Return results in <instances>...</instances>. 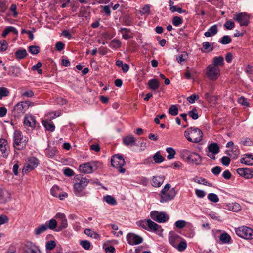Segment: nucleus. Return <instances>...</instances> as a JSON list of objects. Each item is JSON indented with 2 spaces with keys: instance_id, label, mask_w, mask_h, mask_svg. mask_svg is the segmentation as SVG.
Listing matches in <instances>:
<instances>
[{
  "instance_id": "1",
  "label": "nucleus",
  "mask_w": 253,
  "mask_h": 253,
  "mask_svg": "<svg viewBox=\"0 0 253 253\" xmlns=\"http://www.w3.org/2000/svg\"><path fill=\"white\" fill-rule=\"evenodd\" d=\"M184 136L189 142L197 143L202 140L203 133L199 128L191 127L184 132Z\"/></svg>"
},
{
  "instance_id": "2",
  "label": "nucleus",
  "mask_w": 253,
  "mask_h": 253,
  "mask_svg": "<svg viewBox=\"0 0 253 253\" xmlns=\"http://www.w3.org/2000/svg\"><path fill=\"white\" fill-rule=\"evenodd\" d=\"M76 182L74 185V192L77 196L84 195V189L87 185L88 180L81 175H78L75 177Z\"/></svg>"
},
{
  "instance_id": "3",
  "label": "nucleus",
  "mask_w": 253,
  "mask_h": 253,
  "mask_svg": "<svg viewBox=\"0 0 253 253\" xmlns=\"http://www.w3.org/2000/svg\"><path fill=\"white\" fill-rule=\"evenodd\" d=\"M35 103L26 100L21 101L16 104L12 110V114L15 118H20L22 115L28 109L29 107L34 106Z\"/></svg>"
},
{
  "instance_id": "4",
  "label": "nucleus",
  "mask_w": 253,
  "mask_h": 253,
  "mask_svg": "<svg viewBox=\"0 0 253 253\" xmlns=\"http://www.w3.org/2000/svg\"><path fill=\"white\" fill-rule=\"evenodd\" d=\"M181 157L185 159L187 162L195 164L200 165L202 163V157L196 152H191L187 149H183L180 151Z\"/></svg>"
},
{
  "instance_id": "5",
  "label": "nucleus",
  "mask_w": 253,
  "mask_h": 253,
  "mask_svg": "<svg viewBox=\"0 0 253 253\" xmlns=\"http://www.w3.org/2000/svg\"><path fill=\"white\" fill-rule=\"evenodd\" d=\"M176 193L174 188H171L170 184H167L160 193V202L164 203L171 201L175 197Z\"/></svg>"
},
{
  "instance_id": "6",
  "label": "nucleus",
  "mask_w": 253,
  "mask_h": 253,
  "mask_svg": "<svg viewBox=\"0 0 253 253\" xmlns=\"http://www.w3.org/2000/svg\"><path fill=\"white\" fill-rule=\"evenodd\" d=\"M28 139L24 137L22 132L18 130L14 131L13 134V147L18 150H23L26 148Z\"/></svg>"
},
{
  "instance_id": "7",
  "label": "nucleus",
  "mask_w": 253,
  "mask_h": 253,
  "mask_svg": "<svg viewBox=\"0 0 253 253\" xmlns=\"http://www.w3.org/2000/svg\"><path fill=\"white\" fill-rule=\"evenodd\" d=\"M111 163L112 167L118 169V171L121 173H124L126 169L123 168L125 164V161L123 157L119 154L113 155L111 159Z\"/></svg>"
},
{
  "instance_id": "8",
  "label": "nucleus",
  "mask_w": 253,
  "mask_h": 253,
  "mask_svg": "<svg viewBox=\"0 0 253 253\" xmlns=\"http://www.w3.org/2000/svg\"><path fill=\"white\" fill-rule=\"evenodd\" d=\"M236 234L240 237L246 240L253 239V230L248 227L243 226L235 229Z\"/></svg>"
},
{
  "instance_id": "9",
  "label": "nucleus",
  "mask_w": 253,
  "mask_h": 253,
  "mask_svg": "<svg viewBox=\"0 0 253 253\" xmlns=\"http://www.w3.org/2000/svg\"><path fill=\"white\" fill-rule=\"evenodd\" d=\"M220 68L211 64L208 66L206 69V76L211 80H216L220 76Z\"/></svg>"
},
{
  "instance_id": "10",
  "label": "nucleus",
  "mask_w": 253,
  "mask_h": 253,
  "mask_svg": "<svg viewBox=\"0 0 253 253\" xmlns=\"http://www.w3.org/2000/svg\"><path fill=\"white\" fill-rule=\"evenodd\" d=\"M151 218L159 223H164L169 219V216L165 212H159L156 211H152L150 213Z\"/></svg>"
},
{
  "instance_id": "11",
  "label": "nucleus",
  "mask_w": 253,
  "mask_h": 253,
  "mask_svg": "<svg viewBox=\"0 0 253 253\" xmlns=\"http://www.w3.org/2000/svg\"><path fill=\"white\" fill-rule=\"evenodd\" d=\"M233 19L237 21L241 26H247L250 23L249 15L245 12L235 14Z\"/></svg>"
},
{
  "instance_id": "12",
  "label": "nucleus",
  "mask_w": 253,
  "mask_h": 253,
  "mask_svg": "<svg viewBox=\"0 0 253 253\" xmlns=\"http://www.w3.org/2000/svg\"><path fill=\"white\" fill-rule=\"evenodd\" d=\"M24 253H42L39 247L31 242H26L23 248Z\"/></svg>"
},
{
  "instance_id": "13",
  "label": "nucleus",
  "mask_w": 253,
  "mask_h": 253,
  "mask_svg": "<svg viewBox=\"0 0 253 253\" xmlns=\"http://www.w3.org/2000/svg\"><path fill=\"white\" fill-rule=\"evenodd\" d=\"M58 221L59 222V225L57 227V228L55 230L56 231L59 232L62 230L65 229L68 226L67 219L65 215L62 213H57L55 216Z\"/></svg>"
},
{
  "instance_id": "14",
  "label": "nucleus",
  "mask_w": 253,
  "mask_h": 253,
  "mask_svg": "<svg viewBox=\"0 0 253 253\" xmlns=\"http://www.w3.org/2000/svg\"><path fill=\"white\" fill-rule=\"evenodd\" d=\"M39 164V161L37 158L35 157H30L25 164L23 169L25 171H31L36 168Z\"/></svg>"
},
{
  "instance_id": "15",
  "label": "nucleus",
  "mask_w": 253,
  "mask_h": 253,
  "mask_svg": "<svg viewBox=\"0 0 253 253\" xmlns=\"http://www.w3.org/2000/svg\"><path fill=\"white\" fill-rule=\"evenodd\" d=\"M208 153L207 155L211 159H215V155L219 152V147L216 143H212L208 146Z\"/></svg>"
},
{
  "instance_id": "16",
  "label": "nucleus",
  "mask_w": 253,
  "mask_h": 253,
  "mask_svg": "<svg viewBox=\"0 0 253 253\" xmlns=\"http://www.w3.org/2000/svg\"><path fill=\"white\" fill-rule=\"evenodd\" d=\"M237 173L246 179L253 177V169L249 168H240L237 169Z\"/></svg>"
},
{
  "instance_id": "17",
  "label": "nucleus",
  "mask_w": 253,
  "mask_h": 253,
  "mask_svg": "<svg viewBox=\"0 0 253 253\" xmlns=\"http://www.w3.org/2000/svg\"><path fill=\"white\" fill-rule=\"evenodd\" d=\"M126 240L129 245H133L141 243L143 241V239L140 236L130 233L126 236Z\"/></svg>"
},
{
  "instance_id": "18",
  "label": "nucleus",
  "mask_w": 253,
  "mask_h": 253,
  "mask_svg": "<svg viewBox=\"0 0 253 253\" xmlns=\"http://www.w3.org/2000/svg\"><path fill=\"white\" fill-rule=\"evenodd\" d=\"M23 124L25 127H29L34 129L36 126L37 122L33 116L30 114H26L24 117Z\"/></svg>"
},
{
  "instance_id": "19",
  "label": "nucleus",
  "mask_w": 253,
  "mask_h": 253,
  "mask_svg": "<svg viewBox=\"0 0 253 253\" xmlns=\"http://www.w3.org/2000/svg\"><path fill=\"white\" fill-rule=\"evenodd\" d=\"M165 177L163 175H157L152 177L151 184L155 187H160L163 183Z\"/></svg>"
},
{
  "instance_id": "20",
  "label": "nucleus",
  "mask_w": 253,
  "mask_h": 253,
  "mask_svg": "<svg viewBox=\"0 0 253 253\" xmlns=\"http://www.w3.org/2000/svg\"><path fill=\"white\" fill-rule=\"evenodd\" d=\"M181 237L177 234L173 232H170L169 236V241L173 247H176L181 240Z\"/></svg>"
},
{
  "instance_id": "21",
  "label": "nucleus",
  "mask_w": 253,
  "mask_h": 253,
  "mask_svg": "<svg viewBox=\"0 0 253 253\" xmlns=\"http://www.w3.org/2000/svg\"><path fill=\"white\" fill-rule=\"evenodd\" d=\"M79 169L82 173H90L92 172L93 167L90 163H85L79 166Z\"/></svg>"
},
{
  "instance_id": "22",
  "label": "nucleus",
  "mask_w": 253,
  "mask_h": 253,
  "mask_svg": "<svg viewBox=\"0 0 253 253\" xmlns=\"http://www.w3.org/2000/svg\"><path fill=\"white\" fill-rule=\"evenodd\" d=\"M0 150L2 153L3 157L6 158L8 153L7 152V142L5 139H0Z\"/></svg>"
},
{
  "instance_id": "23",
  "label": "nucleus",
  "mask_w": 253,
  "mask_h": 253,
  "mask_svg": "<svg viewBox=\"0 0 253 253\" xmlns=\"http://www.w3.org/2000/svg\"><path fill=\"white\" fill-rule=\"evenodd\" d=\"M148 227L150 230L158 233L162 231L161 226L152 221L151 219H148Z\"/></svg>"
},
{
  "instance_id": "24",
  "label": "nucleus",
  "mask_w": 253,
  "mask_h": 253,
  "mask_svg": "<svg viewBox=\"0 0 253 253\" xmlns=\"http://www.w3.org/2000/svg\"><path fill=\"white\" fill-rule=\"evenodd\" d=\"M240 161L242 163L247 165H253V156L250 154H245L243 157L241 159Z\"/></svg>"
},
{
  "instance_id": "25",
  "label": "nucleus",
  "mask_w": 253,
  "mask_h": 253,
  "mask_svg": "<svg viewBox=\"0 0 253 253\" xmlns=\"http://www.w3.org/2000/svg\"><path fill=\"white\" fill-rule=\"evenodd\" d=\"M149 88L152 90H156L160 87V83L156 79H152L148 82Z\"/></svg>"
},
{
  "instance_id": "26",
  "label": "nucleus",
  "mask_w": 253,
  "mask_h": 253,
  "mask_svg": "<svg viewBox=\"0 0 253 253\" xmlns=\"http://www.w3.org/2000/svg\"><path fill=\"white\" fill-rule=\"evenodd\" d=\"M218 32L217 26L216 25H214L211 27L208 31L205 32L204 36L206 37H209L215 35Z\"/></svg>"
},
{
  "instance_id": "27",
  "label": "nucleus",
  "mask_w": 253,
  "mask_h": 253,
  "mask_svg": "<svg viewBox=\"0 0 253 253\" xmlns=\"http://www.w3.org/2000/svg\"><path fill=\"white\" fill-rule=\"evenodd\" d=\"M47 230V224H41L38 227H36L34 230V234L36 236H39L42 233H43L45 231Z\"/></svg>"
},
{
  "instance_id": "28",
  "label": "nucleus",
  "mask_w": 253,
  "mask_h": 253,
  "mask_svg": "<svg viewBox=\"0 0 253 253\" xmlns=\"http://www.w3.org/2000/svg\"><path fill=\"white\" fill-rule=\"evenodd\" d=\"M27 55V52L26 49H19L15 52V58L18 60L24 59Z\"/></svg>"
},
{
  "instance_id": "29",
  "label": "nucleus",
  "mask_w": 253,
  "mask_h": 253,
  "mask_svg": "<svg viewBox=\"0 0 253 253\" xmlns=\"http://www.w3.org/2000/svg\"><path fill=\"white\" fill-rule=\"evenodd\" d=\"M10 197L9 193L0 188V203L6 202Z\"/></svg>"
},
{
  "instance_id": "30",
  "label": "nucleus",
  "mask_w": 253,
  "mask_h": 253,
  "mask_svg": "<svg viewBox=\"0 0 253 253\" xmlns=\"http://www.w3.org/2000/svg\"><path fill=\"white\" fill-rule=\"evenodd\" d=\"M42 124L44 126L46 130L50 132L54 131L55 126L52 122H49L48 120H43L42 121Z\"/></svg>"
},
{
  "instance_id": "31",
  "label": "nucleus",
  "mask_w": 253,
  "mask_h": 253,
  "mask_svg": "<svg viewBox=\"0 0 253 253\" xmlns=\"http://www.w3.org/2000/svg\"><path fill=\"white\" fill-rule=\"evenodd\" d=\"M227 209L233 212H238L241 209L240 205L237 203H232L227 205Z\"/></svg>"
},
{
  "instance_id": "32",
  "label": "nucleus",
  "mask_w": 253,
  "mask_h": 253,
  "mask_svg": "<svg viewBox=\"0 0 253 253\" xmlns=\"http://www.w3.org/2000/svg\"><path fill=\"white\" fill-rule=\"evenodd\" d=\"M224 59L222 56L215 57L213 59V64L211 65L219 67L223 65Z\"/></svg>"
},
{
  "instance_id": "33",
  "label": "nucleus",
  "mask_w": 253,
  "mask_h": 253,
  "mask_svg": "<svg viewBox=\"0 0 253 253\" xmlns=\"http://www.w3.org/2000/svg\"><path fill=\"white\" fill-rule=\"evenodd\" d=\"M176 60L179 63L185 61L188 58V54L186 52H183L177 55L176 57Z\"/></svg>"
},
{
  "instance_id": "34",
  "label": "nucleus",
  "mask_w": 253,
  "mask_h": 253,
  "mask_svg": "<svg viewBox=\"0 0 253 253\" xmlns=\"http://www.w3.org/2000/svg\"><path fill=\"white\" fill-rule=\"evenodd\" d=\"M56 242L53 240H50L46 242L45 244L46 252L53 250L56 247Z\"/></svg>"
},
{
  "instance_id": "35",
  "label": "nucleus",
  "mask_w": 253,
  "mask_h": 253,
  "mask_svg": "<svg viewBox=\"0 0 253 253\" xmlns=\"http://www.w3.org/2000/svg\"><path fill=\"white\" fill-rule=\"evenodd\" d=\"M45 224L47 225V229L55 230L57 227V222L55 219H51L47 221Z\"/></svg>"
},
{
  "instance_id": "36",
  "label": "nucleus",
  "mask_w": 253,
  "mask_h": 253,
  "mask_svg": "<svg viewBox=\"0 0 253 253\" xmlns=\"http://www.w3.org/2000/svg\"><path fill=\"white\" fill-rule=\"evenodd\" d=\"M103 200L107 204H110L111 205H116L117 204L116 199L112 196L106 195L104 197Z\"/></svg>"
},
{
  "instance_id": "37",
  "label": "nucleus",
  "mask_w": 253,
  "mask_h": 253,
  "mask_svg": "<svg viewBox=\"0 0 253 253\" xmlns=\"http://www.w3.org/2000/svg\"><path fill=\"white\" fill-rule=\"evenodd\" d=\"M100 13L104 16H109L111 15V9L109 6L102 5L100 6Z\"/></svg>"
},
{
  "instance_id": "38",
  "label": "nucleus",
  "mask_w": 253,
  "mask_h": 253,
  "mask_svg": "<svg viewBox=\"0 0 253 253\" xmlns=\"http://www.w3.org/2000/svg\"><path fill=\"white\" fill-rule=\"evenodd\" d=\"M136 141L135 138L132 135L127 136L123 139V142L126 145H129Z\"/></svg>"
},
{
  "instance_id": "39",
  "label": "nucleus",
  "mask_w": 253,
  "mask_h": 253,
  "mask_svg": "<svg viewBox=\"0 0 253 253\" xmlns=\"http://www.w3.org/2000/svg\"><path fill=\"white\" fill-rule=\"evenodd\" d=\"M153 158L156 163H160L165 160V158L161 155L160 151L157 152L153 156Z\"/></svg>"
},
{
  "instance_id": "40",
  "label": "nucleus",
  "mask_w": 253,
  "mask_h": 253,
  "mask_svg": "<svg viewBox=\"0 0 253 253\" xmlns=\"http://www.w3.org/2000/svg\"><path fill=\"white\" fill-rule=\"evenodd\" d=\"M187 247L186 242L184 240H180V241L177 244L176 247L174 248H176L179 251H184Z\"/></svg>"
},
{
  "instance_id": "41",
  "label": "nucleus",
  "mask_w": 253,
  "mask_h": 253,
  "mask_svg": "<svg viewBox=\"0 0 253 253\" xmlns=\"http://www.w3.org/2000/svg\"><path fill=\"white\" fill-rule=\"evenodd\" d=\"M121 41L118 39L113 40L109 44V46L112 48H117L121 46Z\"/></svg>"
},
{
  "instance_id": "42",
  "label": "nucleus",
  "mask_w": 253,
  "mask_h": 253,
  "mask_svg": "<svg viewBox=\"0 0 253 253\" xmlns=\"http://www.w3.org/2000/svg\"><path fill=\"white\" fill-rule=\"evenodd\" d=\"M220 240L223 243H228L230 242V241L231 240V237L227 233H223L221 234L220 236Z\"/></svg>"
},
{
  "instance_id": "43",
  "label": "nucleus",
  "mask_w": 253,
  "mask_h": 253,
  "mask_svg": "<svg viewBox=\"0 0 253 253\" xmlns=\"http://www.w3.org/2000/svg\"><path fill=\"white\" fill-rule=\"evenodd\" d=\"M28 50L31 54L36 55L40 52V47L36 45L30 46H29Z\"/></svg>"
},
{
  "instance_id": "44",
  "label": "nucleus",
  "mask_w": 253,
  "mask_h": 253,
  "mask_svg": "<svg viewBox=\"0 0 253 253\" xmlns=\"http://www.w3.org/2000/svg\"><path fill=\"white\" fill-rule=\"evenodd\" d=\"M166 151L168 153L167 158L169 160L173 159L176 154L175 151L171 147H168L166 149Z\"/></svg>"
},
{
  "instance_id": "45",
  "label": "nucleus",
  "mask_w": 253,
  "mask_h": 253,
  "mask_svg": "<svg viewBox=\"0 0 253 253\" xmlns=\"http://www.w3.org/2000/svg\"><path fill=\"white\" fill-rule=\"evenodd\" d=\"M208 199L211 202L217 203L219 201V199L217 195L214 193H210L208 195Z\"/></svg>"
},
{
  "instance_id": "46",
  "label": "nucleus",
  "mask_w": 253,
  "mask_h": 253,
  "mask_svg": "<svg viewBox=\"0 0 253 253\" xmlns=\"http://www.w3.org/2000/svg\"><path fill=\"white\" fill-rule=\"evenodd\" d=\"M169 113L172 116L177 115L178 113V110L177 106L174 105H171L169 109Z\"/></svg>"
},
{
  "instance_id": "47",
  "label": "nucleus",
  "mask_w": 253,
  "mask_h": 253,
  "mask_svg": "<svg viewBox=\"0 0 253 253\" xmlns=\"http://www.w3.org/2000/svg\"><path fill=\"white\" fill-rule=\"evenodd\" d=\"M219 42L222 44H227L231 42V39L229 36H224Z\"/></svg>"
},
{
  "instance_id": "48",
  "label": "nucleus",
  "mask_w": 253,
  "mask_h": 253,
  "mask_svg": "<svg viewBox=\"0 0 253 253\" xmlns=\"http://www.w3.org/2000/svg\"><path fill=\"white\" fill-rule=\"evenodd\" d=\"M9 91L5 87H0V99H1L3 97L8 96Z\"/></svg>"
},
{
  "instance_id": "49",
  "label": "nucleus",
  "mask_w": 253,
  "mask_h": 253,
  "mask_svg": "<svg viewBox=\"0 0 253 253\" xmlns=\"http://www.w3.org/2000/svg\"><path fill=\"white\" fill-rule=\"evenodd\" d=\"M188 115L194 120L197 119L199 117L197 110L195 108H193L192 110L189 111L188 112Z\"/></svg>"
},
{
  "instance_id": "50",
  "label": "nucleus",
  "mask_w": 253,
  "mask_h": 253,
  "mask_svg": "<svg viewBox=\"0 0 253 253\" xmlns=\"http://www.w3.org/2000/svg\"><path fill=\"white\" fill-rule=\"evenodd\" d=\"M136 224L137 226H140L145 229H147L148 219L147 220H141L136 222Z\"/></svg>"
},
{
  "instance_id": "51",
  "label": "nucleus",
  "mask_w": 253,
  "mask_h": 253,
  "mask_svg": "<svg viewBox=\"0 0 253 253\" xmlns=\"http://www.w3.org/2000/svg\"><path fill=\"white\" fill-rule=\"evenodd\" d=\"M45 153V155L47 157H48L49 158H52L56 155V151L54 149H46Z\"/></svg>"
},
{
  "instance_id": "52",
  "label": "nucleus",
  "mask_w": 253,
  "mask_h": 253,
  "mask_svg": "<svg viewBox=\"0 0 253 253\" xmlns=\"http://www.w3.org/2000/svg\"><path fill=\"white\" fill-rule=\"evenodd\" d=\"M59 188L56 185L53 186L50 190L51 194L54 197H57L58 196V192Z\"/></svg>"
},
{
  "instance_id": "53",
  "label": "nucleus",
  "mask_w": 253,
  "mask_h": 253,
  "mask_svg": "<svg viewBox=\"0 0 253 253\" xmlns=\"http://www.w3.org/2000/svg\"><path fill=\"white\" fill-rule=\"evenodd\" d=\"M203 48L207 50L208 52H210L213 50V48L212 46L208 42H205L202 43Z\"/></svg>"
},
{
  "instance_id": "54",
  "label": "nucleus",
  "mask_w": 253,
  "mask_h": 253,
  "mask_svg": "<svg viewBox=\"0 0 253 253\" xmlns=\"http://www.w3.org/2000/svg\"><path fill=\"white\" fill-rule=\"evenodd\" d=\"M182 23V19L178 16H175L172 19V23L175 26H178Z\"/></svg>"
},
{
  "instance_id": "55",
  "label": "nucleus",
  "mask_w": 253,
  "mask_h": 253,
  "mask_svg": "<svg viewBox=\"0 0 253 253\" xmlns=\"http://www.w3.org/2000/svg\"><path fill=\"white\" fill-rule=\"evenodd\" d=\"M7 47L8 43L6 41H0V51H5Z\"/></svg>"
},
{
  "instance_id": "56",
  "label": "nucleus",
  "mask_w": 253,
  "mask_h": 253,
  "mask_svg": "<svg viewBox=\"0 0 253 253\" xmlns=\"http://www.w3.org/2000/svg\"><path fill=\"white\" fill-rule=\"evenodd\" d=\"M34 95V92L30 90L22 91L21 92V96L24 97H32Z\"/></svg>"
},
{
  "instance_id": "57",
  "label": "nucleus",
  "mask_w": 253,
  "mask_h": 253,
  "mask_svg": "<svg viewBox=\"0 0 253 253\" xmlns=\"http://www.w3.org/2000/svg\"><path fill=\"white\" fill-rule=\"evenodd\" d=\"M80 244L85 250H89L90 247V243L87 240L81 241Z\"/></svg>"
},
{
  "instance_id": "58",
  "label": "nucleus",
  "mask_w": 253,
  "mask_h": 253,
  "mask_svg": "<svg viewBox=\"0 0 253 253\" xmlns=\"http://www.w3.org/2000/svg\"><path fill=\"white\" fill-rule=\"evenodd\" d=\"M7 8L6 1L4 0H0V11L3 13L6 10Z\"/></svg>"
},
{
  "instance_id": "59",
  "label": "nucleus",
  "mask_w": 253,
  "mask_h": 253,
  "mask_svg": "<svg viewBox=\"0 0 253 253\" xmlns=\"http://www.w3.org/2000/svg\"><path fill=\"white\" fill-rule=\"evenodd\" d=\"M64 174L67 176L71 177L74 175V172L70 168H66L64 170Z\"/></svg>"
},
{
  "instance_id": "60",
  "label": "nucleus",
  "mask_w": 253,
  "mask_h": 253,
  "mask_svg": "<svg viewBox=\"0 0 253 253\" xmlns=\"http://www.w3.org/2000/svg\"><path fill=\"white\" fill-rule=\"evenodd\" d=\"M186 222L184 220H179L175 223V225L178 228H183L186 225Z\"/></svg>"
},
{
  "instance_id": "61",
  "label": "nucleus",
  "mask_w": 253,
  "mask_h": 253,
  "mask_svg": "<svg viewBox=\"0 0 253 253\" xmlns=\"http://www.w3.org/2000/svg\"><path fill=\"white\" fill-rule=\"evenodd\" d=\"M240 143L244 146H251L253 144V142L250 138H246L242 140Z\"/></svg>"
},
{
  "instance_id": "62",
  "label": "nucleus",
  "mask_w": 253,
  "mask_h": 253,
  "mask_svg": "<svg viewBox=\"0 0 253 253\" xmlns=\"http://www.w3.org/2000/svg\"><path fill=\"white\" fill-rule=\"evenodd\" d=\"M98 34L101 38H104V39H109V38H110L109 34L104 29H103L102 32H98Z\"/></svg>"
},
{
  "instance_id": "63",
  "label": "nucleus",
  "mask_w": 253,
  "mask_h": 253,
  "mask_svg": "<svg viewBox=\"0 0 253 253\" xmlns=\"http://www.w3.org/2000/svg\"><path fill=\"white\" fill-rule=\"evenodd\" d=\"M195 194L198 197L203 198L205 196L206 193L203 190L196 189L195 190Z\"/></svg>"
},
{
  "instance_id": "64",
  "label": "nucleus",
  "mask_w": 253,
  "mask_h": 253,
  "mask_svg": "<svg viewBox=\"0 0 253 253\" xmlns=\"http://www.w3.org/2000/svg\"><path fill=\"white\" fill-rule=\"evenodd\" d=\"M56 49L58 51H61L64 49L65 45L61 42H58L55 45Z\"/></svg>"
}]
</instances>
